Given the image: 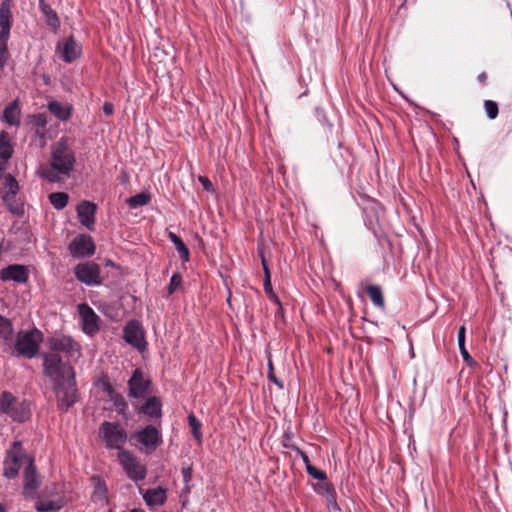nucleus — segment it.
Instances as JSON below:
<instances>
[{"label":"nucleus","instance_id":"cd10ccee","mask_svg":"<svg viewBox=\"0 0 512 512\" xmlns=\"http://www.w3.org/2000/svg\"><path fill=\"white\" fill-rule=\"evenodd\" d=\"M367 293L372 303L378 308H384L385 302L382 294V290L378 285H369L367 287Z\"/></svg>","mask_w":512,"mask_h":512},{"label":"nucleus","instance_id":"5701e85b","mask_svg":"<svg viewBox=\"0 0 512 512\" xmlns=\"http://www.w3.org/2000/svg\"><path fill=\"white\" fill-rule=\"evenodd\" d=\"M20 106L17 100L10 103L5 109L3 113L4 120L9 125L18 126L20 124Z\"/></svg>","mask_w":512,"mask_h":512},{"label":"nucleus","instance_id":"4468645a","mask_svg":"<svg viewBox=\"0 0 512 512\" xmlns=\"http://www.w3.org/2000/svg\"><path fill=\"white\" fill-rule=\"evenodd\" d=\"M134 437L147 451H154L162 443L161 434L153 425H147L142 430L136 432Z\"/></svg>","mask_w":512,"mask_h":512},{"label":"nucleus","instance_id":"473e14b6","mask_svg":"<svg viewBox=\"0 0 512 512\" xmlns=\"http://www.w3.org/2000/svg\"><path fill=\"white\" fill-rule=\"evenodd\" d=\"M69 196L65 192H55L49 195V201L55 209L61 210L66 207Z\"/></svg>","mask_w":512,"mask_h":512},{"label":"nucleus","instance_id":"2eb2a0df","mask_svg":"<svg viewBox=\"0 0 512 512\" xmlns=\"http://www.w3.org/2000/svg\"><path fill=\"white\" fill-rule=\"evenodd\" d=\"M78 312L82 322V329L84 333L88 335H93L99 330V317L93 311V309L83 303L78 305Z\"/></svg>","mask_w":512,"mask_h":512},{"label":"nucleus","instance_id":"4c0bfd02","mask_svg":"<svg viewBox=\"0 0 512 512\" xmlns=\"http://www.w3.org/2000/svg\"><path fill=\"white\" fill-rule=\"evenodd\" d=\"M306 471L314 479L325 481L327 478L326 473L324 471L317 469L312 464H307Z\"/></svg>","mask_w":512,"mask_h":512},{"label":"nucleus","instance_id":"e433bc0d","mask_svg":"<svg viewBox=\"0 0 512 512\" xmlns=\"http://www.w3.org/2000/svg\"><path fill=\"white\" fill-rule=\"evenodd\" d=\"M319 492L324 494V495H326L327 498H328V501L333 503V505L336 508H338V505H337V503L335 501V497H334V489H333V487L329 483L323 481L319 485Z\"/></svg>","mask_w":512,"mask_h":512},{"label":"nucleus","instance_id":"6e6552de","mask_svg":"<svg viewBox=\"0 0 512 512\" xmlns=\"http://www.w3.org/2000/svg\"><path fill=\"white\" fill-rule=\"evenodd\" d=\"M118 461L127 474V477L133 481H142L145 479L147 470L141 464L136 456L128 450H120L117 454Z\"/></svg>","mask_w":512,"mask_h":512},{"label":"nucleus","instance_id":"20e7f679","mask_svg":"<svg viewBox=\"0 0 512 512\" xmlns=\"http://www.w3.org/2000/svg\"><path fill=\"white\" fill-rule=\"evenodd\" d=\"M12 0H2L0 4V69L8 59L7 41L12 23Z\"/></svg>","mask_w":512,"mask_h":512},{"label":"nucleus","instance_id":"a211bd4d","mask_svg":"<svg viewBox=\"0 0 512 512\" xmlns=\"http://www.w3.org/2000/svg\"><path fill=\"white\" fill-rule=\"evenodd\" d=\"M96 209V205L89 201H83L77 207L79 222L89 230L94 226Z\"/></svg>","mask_w":512,"mask_h":512},{"label":"nucleus","instance_id":"b1692460","mask_svg":"<svg viewBox=\"0 0 512 512\" xmlns=\"http://www.w3.org/2000/svg\"><path fill=\"white\" fill-rule=\"evenodd\" d=\"M49 111L58 119L65 121L71 116V108L68 105H63L60 102L52 101L48 104Z\"/></svg>","mask_w":512,"mask_h":512},{"label":"nucleus","instance_id":"864d4df0","mask_svg":"<svg viewBox=\"0 0 512 512\" xmlns=\"http://www.w3.org/2000/svg\"><path fill=\"white\" fill-rule=\"evenodd\" d=\"M0 512H5V508L1 503H0Z\"/></svg>","mask_w":512,"mask_h":512},{"label":"nucleus","instance_id":"423d86ee","mask_svg":"<svg viewBox=\"0 0 512 512\" xmlns=\"http://www.w3.org/2000/svg\"><path fill=\"white\" fill-rule=\"evenodd\" d=\"M51 350L49 353H64L68 359H78L81 356V346L67 335H54L47 341Z\"/></svg>","mask_w":512,"mask_h":512},{"label":"nucleus","instance_id":"f3484780","mask_svg":"<svg viewBox=\"0 0 512 512\" xmlns=\"http://www.w3.org/2000/svg\"><path fill=\"white\" fill-rule=\"evenodd\" d=\"M149 384V381L144 379L142 372L136 369L128 381L129 396L133 398L144 397L148 391Z\"/></svg>","mask_w":512,"mask_h":512},{"label":"nucleus","instance_id":"3c124183","mask_svg":"<svg viewBox=\"0 0 512 512\" xmlns=\"http://www.w3.org/2000/svg\"><path fill=\"white\" fill-rule=\"evenodd\" d=\"M301 457H302L303 462L305 463V467L307 466V464H310L309 458L305 453L301 452Z\"/></svg>","mask_w":512,"mask_h":512},{"label":"nucleus","instance_id":"ddd939ff","mask_svg":"<svg viewBox=\"0 0 512 512\" xmlns=\"http://www.w3.org/2000/svg\"><path fill=\"white\" fill-rule=\"evenodd\" d=\"M69 251L75 258L88 257L95 253V244L91 236L81 234L69 244Z\"/></svg>","mask_w":512,"mask_h":512},{"label":"nucleus","instance_id":"aec40b11","mask_svg":"<svg viewBox=\"0 0 512 512\" xmlns=\"http://www.w3.org/2000/svg\"><path fill=\"white\" fill-rule=\"evenodd\" d=\"M0 279L3 281L24 283L28 279V273L24 266L13 264L0 271Z\"/></svg>","mask_w":512,"mask_h":512},{"label":"nucleus","instance_id":"49530a36","mask_svg":"<svg viewBox=\"0 0 512 512\" xmlns=\"http://www.w3.org/2000/svg\"><path fill=\"white\" fill-rule=\"evenodd\" d=\"M182 476L185 483L190 482L192 479V469L190 467H183Z\"/></svg>","mask_w":512,"mask_h":512},{"label":"nucleus","instance_id":"c9c22d12","mask_svg":"<svg viewBox=\"0 0 512 512\" xmlns=\"http://www.w3.org/2000/svg\"><path fill=\"white\" fill-rule=\"evenodd\" d=\"M188 423L192 429L194 438L200 443L202 441L201 423L193 414L188 415Z\"/></svg>","mask_w":512,"mask_h":512},{"label":"nucleus","instance_id":"4be33fe9","mask_svg":"<svg viewBox=\"0 0 512 512\" xmlns=\"http://www.w3.org/2000/svg\"><path fill=\"white\" fill-rule=\"evenodd\" d=\"M162 404L159 398L153 396L149 397L145 404L141 407L140 412L149 416L150 418H159L162 415Z\"/></svg>","mask_w":512,"mask_h":512},{"label":"nucleus","instance_id":"c85d7f7f","mask_svg":"<svg viewBox=\"0 0 512 512\" xmlns=\"http://www.w3.org/2000/svg\"><path fill=\"white\" fill-rule=\"evenodd\" d=\"M5 193L3 195V199L9 200V197L13 195H17L19 191V184L17 180L11 175L7 174L5 176V184H4Z\"/></svg>","mask_w":512,"mask_h":512},{"label":"nucleus","instance_id":"2f4dec72","mask_svg":"<svg viewBox=\"0 0 512 512\" xmlns=\"http://www.w3.org/2000/svg\"><path fill=\"white\" fill-rule=\"evenodd\" d=\"M465 332H466L465 326H461L458 330L457 341H458L460 353H461L464 361L471 364L473 362V359L470 356V354L468 353V351L466 350Z\"/></svg>","mask_w":512,"mask_h":512},{"label":"nucleus","instance_id":"72a5a7b5","mask_svg":"<svg viewBox=\"0 0 512 512\" xmlns=\"http://www.w3.org/2000/svg\"><path fill=\"white\" fill-rule=\"evenodd\" d=\"M13 335V326L11 321L0 315V338L8 340Z\"/></svg>","mask_w":512,"mask_h":512},{"label":"nucleus","instance_id":"de8ad7c7","mask_svg":"<svg viewBox=\"0 0 512 512\" xmlns=\"http://www.w3.org/2000/svg\"><path fill=\"white\" fill-rule=\"evenodd\" d=\"M113 110H114L113 104H111L109 102L104 103V105H103V112L106 115H111L113 113Z\"/></svg>","mask_w":512,"mask_h":512},{"label":"nucleus","instance_id":"c756f323","mask_svg":"<svg viewBox=\"0 0 512 512\" xmlns=\"http://www.w3.org/2000/svg\"><path fill=\"white\" fill-rule=\"evenodd\" d=\"M151 200L149 193L141 192L127 199L130 208L135 209L147 205Z\"/></svg>","mask_w":512,"mask_h":512},{"label":"nucleus","instance_id":"1a4fd4ad","mask_svg":"<svg viewBox=\"0 0 512 512\" xmlns=\"http://www.w3.org/2000/svg\"><path fill=\"white\" fill-rule=\"evenodd\" d=\"M74 275L78 281L87 286H98L102 284L100 267L93 261L79 263L74 268Z\"/></svg>","mask_w":512,"mask_h":512},{"label":"nucleus","instance_id":"0eeeda50","mask_svg":"<svg viewBox=\"0 0 512 512\" xmlns=\"http://www.w3.org/2000/svg\"><path fill=\"white\" fill-rule=\"evenodd\" d=\"M25 459H29L22 448V444L19 441H15L11 448L6 452V456L3 462L4 465V476L8 479H14L23 464Z\"/></svg>","mask_w":512,"mask_h":512},{"label":"nucleus","instance_id":"37998d69","mask_svg":"<svg viewBox=\"0 0 512 512\" xmlns=\"http://www.w3.org/2000/svg\"><path fill=\"white\" fill-rule=\"evenodd\" d=\"M112 400L114 402V405L117 408H120L122 411L127 408V403L121 395L116 394V395L112 396Z\"/></svg>","mask_w":512,"mask_h":512},{"label":"nucleus","instance_id":"39448f33","mask_svg":"<svg viewBox=\"0 0 512 512\" xmlns=\"http://www.w3.org/2000/svg\"><path fill=\"white\" fill-rule=\"evenodd\" d=\"M99 437L108 449L120 451L124 450L123 446L127 440V433L119 423L105 421L99 428Z\"/></svg>","mask_w":512,"mask_h":512},{"label":"nucleus","instance_id":"f03ea898","mask_svg":"<svg viewBox=\"0 0 512 512\" xmlns=\"http://www.w3.org/2000/svg\"><path fill=\"white\" fill-rule=\"evenodd\" d=\"M75 163L74 152L61 139L52 146L49 162L40 165L37 174L49 183H62L70 177Z\"/></svg>","mask_w":512,"mask_h":512},{"label":"nucleus","instance_id":"5fc2aeb1","mask_svg":"<svg viewBox=\"0 0 512 512\" xmlns=\"http://www.w3.org/2000/svg\"><path fill=\"white\" fill-rule=\"evenodd\" d=\"M106 264L111 265V266L113 265V263L111 261H107Z\"/></svg>","mask_w":512,"mask_h":512},{"label":"nucleus","instance_id":"603ef678","mask_svg":"<svg viewBox=\"0 0 512 512\" xmlns=\"http://www.w3.org/2000/svg\"><path fill=\"white\" fill-rule=\"evenodd\" d=\"M131 512H145V511L142 509H133V510H131Z\"/></svg>","mask_w":512,"mask_h":512},{"label":"nucleus","instance_id":"f704fd0d","mask_svg":"<svg viewBox=\"0 0 512 512\" xmlns=\"http://www.w3.org/2000/svg\"><path fill=\"white\" fill-rule=\"evenodd\" d=\"M17 195H13L12 197H9L10 199H3L5 204L8 206V209L11 213L15 215H22L24 213V206L23 203L17 199Z\"/></svg>","mask_w":512,"mask_h":512},{"label":"nucleus","instance_id":"79ce46f5","mask_svg":"<svg viewBox=\"0 0 512 512\" xmlns=\"http://www.w3.org/2000/svg\"><path fill=\"white\" fill-rule=\"evenodd\" d=\"M264 291L269 295V297L279 304L278 297L273 293L271 280L270 279H264Z\"/></svg>","mask_w":512,"mask_h":512},{"label":"nucleus","instance_id":"ea45409f","mask_svg":"<svg viewBox=\"0 0 512 512\" xmlns=\"http://www.w3.org/2000/svg\"><path fill=\"white\" fill-rule=\"evenodd\" d=\"M181 281V276L179 274L172 275L168 285V293L173 294L180 287Z\"/></svg>","mask_w":512,"mask_h":512},{"label":"nucleus","instance_id":"58836bf2","mask_svg":"<svg viewBox=\"0 0 512 512\" xmlns=\"http://www.w3.org/2000/svg\"><path fill=\"white\" fill-rule=\"evenodd\" d=\"M484 108L487 116L490 119H495L498 115V106L497 103L491 100H486L484 103Z\"/></svg>","mask_w":512,"mask_h":512},{"label":"nucleus","instance_id":"6ab92c4d","mask_svg":"<svg viewBox=\"0 0 512 512\" xmlns=\"http://www.w3.org/2000/svg\"><path fill=\"white\" fill-rule=\"evenodd\" d=\"M57 49L60 53V58L67 63H71L81 54V46L73 37L67 38L62 44L58 45Z\"/></svg>","mask_w":512,"mask_h":512},{"label":"nucleus","instance_id":"dca6fc26","mask_svg":"<svg viewBox=\"0 0 512 512\" xmlns=\"http://www.w3.org/2000/svg\"><path fill=\"white\" fill-rule=\"evenodd\" d=\"M41 481L40 476L36 472L35 466L33 465V460L31 458L28 459V464L24 470V484H23V493L26 497H33L40 487Z\"/></svg>","mask_w":512,"mask_h":512},{"label":"nucleus","instance_id":"c03bdc74","mask_svg":"<svg viewBox=\"0 0 512 512\" xmlns=\"http://www.w3.org/2000/svg\"><path fill=\"white\" fill-rule=\"evenodd\" d=\"M268 367H269V373H268V378L270 381H272L273 383H275L279 388H282L283 385L282 383L276 378L275 376V373L273 371V365H272V362L269 361L268 363Z\"/></svg>","mask_w":512,"mask_h":512},{"label":"nucleus","instance_id":"8fccbe9b","mask_svg":"<svg viewBox=\"0 0 512 512\" xmlns=\"http://www.w3.org/2000/svg\"><path fill=\"white\" fill-rule=\"evenodd\" d=\"M486 79H487V74L485 72H482L478 75L479 82L485 83Z\"/></svg>","mask_w":512,"mask_h":512},{"label":"nucleus","instance_id":"9d476101","mask_svg":"<svg viewBox=\"0 0 512 512\" xmlns=\"http://www.w3.org/2000/svg\"><path fill=\"white\" fill-rule=\"evenodd\" d=\"M40 341L41 333L38 330L26 332L18 335L15 348L20 355L33 358L39 350Z\"/></svg>","mask_w":512,"mask_h":512},{"label":"nucleus","instance_id":"393cba45","mask_svg":"<svg viewBox=\"0 0 512 512\" xmlns=\"http://www.w3.org/2000/svg\"><path fill=\"white\" fill-rule=\"evenodd\" d=\"M40 7L43 15L46 18L48 25L53 29L57 30L60 26V21L56 12L47 4L40 2Z\"/></svg>","mask_w":512,"mask_h":512},{"label":"nucleus","instance_id":"7c9ffc66","mask_svg":"<svg viewBox=\"0 0 512 512\" xmlns=\"http://www.w3.org/2000/svg\"><path fill=\"white\" fill-rule=\"evenodd\" d=\"M13 153V148L9 142L8 135L5 132L0 133V158L3 160H8L11 158Z\"/></svg>","mask_w":512,"mask_h":512},{"label":"nucleus","instance_id":"a18cd8bd","mask_svg":"<svg viewBox=\"0 0 512 512\" xmlns=\"http://www.w3.org/2000/svg\"><path fill=\"white\" fill-rule=\"evenodd\" d=\"M198 180L206 191H213V185L206 176H199Z\"/></svg>","mask_w":512,"mask_h":512},{"label":"nucleus","instance_id":"bb28decb","mask_svg":"<svg viewBox=\"0 0 512 512\" xmlns=\"http://www.w3.org/2000/svg\"><path fill=\"white\" fill-rule=\"evenodd\" d=\"M94 491L92 493V500L95 502H106V485L99 477H93Z\"/></svg>","mask_w":512,"mask_h":512},{"label":"nucleus","instance_id":"f257e3e1","mask_svg":"<svg viewBox=\"0 0 512 512\" xmlns=\"http://www.w3.org/2000/svg\"><path fill=\"white\" fill-rule=\"evenodd\" d=\"M43 373L53 382L58 406L67 411L78 400L73 367L56 353H44Z\"/></svg>","mask_w":512,"mask_h":512},{"label":"nucleus","instance_id":"09e8293b","mask_svg":"<svg viewBox=\"0 0 512 512\" xmlns=\"http://www.w3.org/2000/svg\"><path fill=\"white\" fill-rule=\"evenodd\" d=\"M262 266H263V270H264V279H270V271L267 267L266 261L263 256H262Z\"/></svg>","mask_w":512,"mask_h":512},{"label":"nucleus","instance_id":"7ed1b4c3","mask_svg":"<svg viewBox=\"0 0 512 512\" xmlns=\"http://www.w3.org/2000/svg\"><path fill=\"white\" fill-rule=\"evenodd\" d=\"M0 414L15 422H25L30 416L29 404L19 401L11 392L3 391L0 395Z\"/></svg>","mask_w":512,"mask_h":512},{"label":"nucleus","instance_id":"a878e982","mask_svg":"<svg viewBox=\"0 0 512 512\" xmlns=\"http://www.w3.org/2000/svg\"><path fill=\"white\" fill-rule=\"evenodd\" d=\"M169 240L174 244L175 249L177 250L179 257L182 261L189 260V250L184 244V242L173 232L168 233Z\"/></svg>","mask_w":512,"mask_h":512},{"label":"nucleus","instance_id":"a19ab883","mask_svg":"<svg viewBox=\"0 0 512 512\" xmlns=\"http://www.w3.org/2000/svg\"><path fill=\"white\" fill-rule=\"evenodd\" d=\"M31 121L38 129H44L46 126V118L43 114L31 116Z\"/></svg>","mask_w":512,"mask_h":512},{"label":"nucleus","instance_id":"f8f14e48","mask_svg":"<svg viewBox=\"0 0 512 512\" xmlns=\"http://www.w3.org/2000/svg\"><path fill=\"white\" fill-rule=\"evenodd\" d=\"M123 334L124 340L140 352L146 349L147 343L140 322L136 320L129 321L124 327Z\"/></svg>","mask_w":512,"mask_h":512},{"label":"nucleus","instance_id":"9b49d317","mask_svg":"<svg viewBox=\"0 0 512 512\" xmlns=\"http://www.w3.org/2000/svg\"><path fill=\"white\" fill-rule=\"evenodd\" d=\"M64 506V498L56 491V487L46 488L42 495L38 497L35 509L38 512H53L60 510Z\"/></svg>","mask_w":512,"mask_h":512},{"label":"nucleus","instance_id":"412c9836","mask_svg":"<svg viewBox=\"0 0 512 512\" xmlns=\"http://www.w3.org/2000/svg\"><path fill=\"white\" fill-rule=\"evenodd\" d=\"M143 499L148 506L163 505L167 499L166 489L162 487L148 489L144 493Z\"/></svg>","mask_w":512,"mask_h":512}]
</instances>
